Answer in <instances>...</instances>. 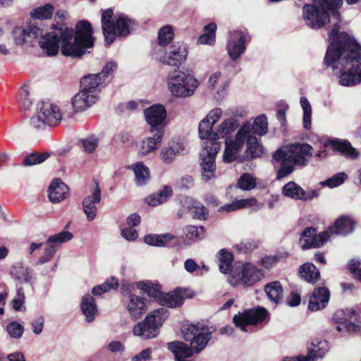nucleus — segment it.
<instances>
[{"label": "nucleus", "mask_w": 361, "mask_h": 361, "mask_svg": "<svg viewBox=\"0 0 361 361\" xmlns=\"http://www.w3.org/2000/svg\"><path fill=\"white\" fill-rule=\"evenodd\" d=\"M166 85L173 97L185 98L194 94L199 82L190 71L178 69L169 73Z\"/></svg>", "instance_id": "nucleus-9"}, {"label": "nucleus", "mask_w": 361, "mask_h": 361, "mask_svg": "<svg viewBox=\"0 0 361 361\" xmlns=\"http://www.w3.org/2000/svg\"><path fill=\"white\" fill-rule=\"evenodd\" d=\"M329 350V343L325 340L315 339L312 342V348L308 350L306 357H309L310 361H316L322 359Z\"/></svg>", "instance_id": "nucleus-32"}, {"label": "nucleus", "mask_w": 361, "mask_h": 361, "mask_svg": "<svg viewBox=\"0 0 361 361\" xmlns=\"http://www.w3.org/2000/svg\"><path fill=\"white\" fill-rule=\"evenodd\" d=\"M127 310L130 317L135 319L140 318L147 310L145 298L131 294L129 295Z\"/></svg>", "instance_id": "nucleus-30"}, {"label": "nucleus", "mask_w": 361, "mask_h": 361, "mask_svg": "<svg viewBox=\"0 0 361 361\" xmlns=\"http://www.w3.org/2000/svg\"><path fill=\"white\" fill-rule=\"evenodd\" d=\"M94 41L92 28L88 21H79L75 30L57 21L47 33V55L55 56L61 49L63 56L78 59L94 46Z\"/></svg>", "instance_id": "nucleus-2"}, {"label": "nucleus", "mask_w": 361, "mask_h": 361, "mask_svg": "<svg viewBox=\"0 0 361 361\" xmlns=\"http://www.w3.org/2000/svg\"><path fill=\"white\" fill-rule=\"evenodd\" d=\"M216 25L211 23L204 27V33L199 37L197 42L202 44L212 45L215 42Z\"/></svg>", "instance_id": "nucleus-45"}, {"label": "nucleus", "mask_w": 361, "mask_h": 361, "mask_svg": "<svg viewBox=\"0 0 361 361\" xmlns=\"http://www.w3.org/2000/svg\"><path fill=\"white\" fill-rule=\"evenodd\" d=\"M116 69V64L113 62H109L103 68L102 72L97 75H99V78H102V80L104 82L105 78H107L109 75H110Z\"/></svg>", "instance_id": "nucleus-61"}, {"label": "nucleus", "mask_w": 361, "mask_h": 361, "mask_svg": "<svg viewBox=\"0 0 361 361\" xmlns=\"http://www.w3.org/2000/svg\"><path fill=\"white\" fill-rule=\"evenodd\" d=\"M325 145H329L334 150L338 151L351 159H355L358 157L356 149L346 140L333 139L329 140Z\"/></svg>", "instance_id": "nucleus-33"}, {"label": "nucleus", "mask_w": 361, "mask_h": 361, "mask_svg": "<svg viewBox=\"0 0 361 361\" xmlns=\"http://www.w3.org/2000/svg\"><path fill=\"white\" fill-rule=\"evenodd\" d=\"M343 313V324L348 332H358L361 331V312L353 309H347L345 311H338L336 316Z\"/></svg>", "instance_id": "nucleus-25"}, {"label": "nucleus", "mask_w": 361, "mask_h": 361, "mask_svg": "<svg viewBox=\"0 0 361 361\" xmlns=\"http://www.w3.org/2000/svg\"><path fill=\"white\" fill-rule=\"evenodd\" d=\"M45 161V152H32L27 154L23 160L24 166H32Z\"/></svg>", "instance_id": "nucleus-49"}, {"label": "nucleus", "mask_w": 361, "mask_h": 361, "mask_svg": "<svg viewBox=\"0 0 361 361\" xmlns=\"http://www.w3.org/2000/svg\"><path fill=\"white\" fill-rule=\"evenodd\" d=\"M238 126L237 119L235 118H228L224 119L219 126H217L211 136L207 140L217 142V139L226 138V141H230L226 137L230 135Z\"/></svg>", "instance_id": "nucleus-21"}, {"label": "nucleus", "mask_w": 361, "mask_h": 361, "mask_svg": "<svg viewBox=\"0 0 361 361\" xmlns=\"http://www.w3.org/2000/svg\"><path fill=\"white\" fill-rule=\"evenodd\" d=\"M185 341L190 342V348L180 341H173L168 344L169 350L175 355L176 361H192L190 357L194 353H200L208 343L211 334L193 324L185 325L182 329Z\"/></svg>", "instance_id": "nucleus-4"}, {"label": "nucleus", "mask_w": 361, "mask_h": 361, "mask_svg": "<svg viewBox=\"0 0 361 361\" xmlns=\"http://www.w3.org/2000/svg\"><path fill=\"white\" fill-rule=\"evenodd\" d=\"M101 201V189L98 183L95 182L90 188V193L82 201V211L86 215L88 221L94 219L97 213V204Z\"/></svg>", "instance_id": "nucleus-18"}, {"label": "nucleus", "mask_w": 361, "mask_h": 361, "mask_svg": "<svg viewBox=\"0 0 361 361\" xmlns=\"http://www.w3.org/2000/svg\"><path fill=\"white\" fill-rule=\"evenodd\" d=\"M300 105L303 111L304 128L306 129H310L312 126V106L308 99L305 97H302L300 98Z\"/></svg>", "instance_id": "nucleus-51"}, {"label": "nucleus", "mask_w": 361, "mask_h": 361, "mask_svg": "<svg viewBox=\"0 0 361 361\" xmlns=\"http://www.w3.org/2000/svg\"><path fill=\"white\" fill-rule=\"evenodd\" d=\"M102 27L106 42L111 44L116 37H126L133 29V20L123 13L114 15L110 8L102 12Z\"/></svg>", "instance_id": "nucleus-8"}, {"label": "nucleus", "mask_w": 361, "mask_h": 361, "mask_svg": "<svg viewBox=\"0 0 361 361\" xmlns=\"http://www.w3.org/2000/svg\"><path fill=\"white\" fill-rule=\"evenodd\" d=\"M342 5V0H314L313 4L303 7V18L307 26L318 29L329 22V16L338 18L336 9Z\"/></svg>", "instance_id": "nucleus-7"}, {"label": "nucleus", "mask_w": 361, "mask_h": 361, "mask_svg": "<svg viewBox=\"0 0 361 361\" xmlns=\"http://www.w3.org/2000/svg\"><path fill=\"white\" fill-rule=\"evenodd\" d=\"M30 125L35 133H41L45 129V110L43 99L36 104L35 114L30 118Z\"/></svg>", "instance_id": "nucleus-31"}, {"label": "nucleus", "mask_w": 361, "mask_h": 361, "mask_svg": "<svg viewBox=\"0 0 361 361\" xmlns=\"http://www.w3.org/2000/svg\"><path fill=\"white\" fill-rule=\"evenodd\" d=\"M329 239V231L316 234V230L312 227L306 228L301 233L300 245L302 249L319 247Z\"/></svg>", "instance_id": "nucleus-17"}, {"label": "nucleus", "mask_w": 361, "mask_h": 361, "mask_svg": "<svg viewBox=\"0 0 361 361\" xmlns=\"http://www.w3.org/2000/svg\"><path fill=\"white\" fill-rule=\"evenodd\" d=\"M330 293L325 288H316L310 298L308 309L311 311H317L324 308L329 300Z\"/></svg>", "instance_id": "nucleus-27"}, {"label": "nucleus", "mask_w": 361, "mask_h": 361, "mask_svg": "<svg viewBox=\"0 0 361 361\" xmlns=\"http://www.w3.org/2000/svg\"><path fill=\"white\" fill-rule=\"evenodd\" d=\"M68 192V186L59 178H55L48 189V197L51 202L56 204L65 200Z\"/></svg>", "instance_id": "nucleus-26"}, {"label": "nucleus", "mask_w": 361, "mask_h": 361, "mask_svg": "<svg viewBox=\"0 0 361 361\" xmlns=\"http://www.w3.org/2000/svg\"><path fill=\"white\" fill-rule=\"evenodd\" d=\"M267 314L268 312L264 307L250 309L243 312H238L233 317V321L235 325L239 327L241 331H247L248 325H255L262 322Z\"/></svg>", "instance_id": "nucleus-13"}, {"label": "nucleus", "mask_w": 361, "mask_h": 361, "mask_svg": "<svg viewBox=\"0 0 361 361\" xmlns=\"http://www.w3.org/2000/svg\"><path fill=\"white\" fill-rule=\"evenodd\" d=\"M185 202L188 204V207L194 218L202 219H205L207 216L208 212L202 204L193 201L192 199L186 200Z\"/></svg>", "instance_id": "nucleus-48"}, {"label": "nucleus", "mask_w": 361, "mask_h": 361, "mask_svg": "<svg viewBox=\"0 0 361 361\" xmlns=\"http://www.w3.org/2000/svg\"><path fill=\"white\" fill-rule=\"evenodd\" d=\"M61 121L62 112L59 106L53 102H49L47 104V126L55 127L58 126Z\"/></svg>", "instance_id": "nucleus-36"}, {"label": "nucleus", "mask_w": 361, "mask_h": 361, "mask_svg": "<svg viewBox=\"0 0 361 361\" xmlns=\"http://www.w3.org/2000/svg\"><path fill=\"white\" fill-rule=\"evenodd\" d=\"M283 192L285 196L295 200H306L310 198L305 190L295 182H289L283 188Z\"/></svg>", "instance_id": "nucleus-39"}, {"label": "nucleus", "mask_w": 361, "mask_h": 361, "mask_svg": "<svg viewBox=\"0 0 361 361\" xmlns=\"http://www.w3.org/2000/svg\"><path fill=\"white\" fill-rule=\"evenodd\" d=\"M173 30L171 25L162 27L158 34V44L164 47L169 44L173 38Z\"/></svg>", "instance_id": "nucleus-50"}, {"label": "nucleus", "mask_w": 361, "mask_h": 361, "mask_svg": "<svg viewBox=\"0 0 361 361\" xmlns=\"http://www.w3.org/2000/svg\"><path fill=\"white\" fill-rule=\"evenodd\" d=\"M354 229L353 222L347 217H341L336 221L334 224L327 231H329V238L334 235H346L353 232Z\"/></svg>", "instance_id": "nucleus-34"}, {"label": "nucleus", "mask_w": 361, "mask_h": 361, "mask_svg": "<svg viewBox=\"0 0 361 361\" xmlns=\"http://www.w3.org/2000/svg\"><path fill=\"white\" fill-rule=\"evenodd\" d=\"M257 247V243L253 240L245 239L235 245L236 250L241 252H251Z\"/></svg>", "instance_id": "nucleus-58"}, {"label": "nucleus", "mask_w": 361, "mask_h": 361, "mask_svg": "<svg viewBox=\"0 0 361 361\" xmlns=\"http://www.w3.org/2000/svg\"><path fill=\"white\" fill-rule=\"evenodd\" d=\"M312 147L308 144H293L278 149L274 159L281 161L278 178H283L293 171L295 165H305L312 156Z\"/></svg>", "instance_id": "nucleus-6"}, {"label": "nucleus", "mask_w": 361, "mask_h": 361, "mask_svg": "<svg viewBox=\"0 0 361 361\" xmlns=\"http://www.w3.org/2000/svg\"><path fill=\"white\" fill-rule=\"evenodd\" d=\"M245 35L241 31L230 32L226 50L230 59L236 61L245 49Z\"/></svg>", "instance_id": "nucleus-19"}, {"label": "nucleus", "mask_w": 361, "mask_h": 361, "mask_svg": "<svg viewBox=\"0 0 361 361\" xmlns=\"http://www.w3.org/2000/svg\"><path fill=\"white\" fill-rule=\"evenodd\" d=\"M188 49L181 42H175L169 46L164 54H159V60L164 64L179 67L187 59Z\"/></svg>", "instance_id": "nucleus-14"}, {"label": "nucleus", "mask_w": 361, "mask_h": 361, "mask_svg": "<svg viewBox=\"0 0 361 361\" xmlns=\"http://www.w3.org/2000/svg\"><path fill=\"white\" fill-rule=\"evenodd\" d=\"M147 123L150 126V131L164 129L166 126L167 116L164 106L161 104H154L146 109L144 111Z\"/></svg>", "instance_id": "nucleus-16"}, {"label": "nucleus", "mask_w": 361, "mask_h": 361, "mask_svg": "<svg viewBox=\"0 0 361 361\" xmlns=\"http://www.w3.org/2000/svg\"><path fill=\"white\" fill-rule=\"evenodd\" d=\"M264 276L263 271L251 263H245L239 267L232 274L229 283L237 286L243 285L251 286L259 282Z\"/></svg>", "instance_id": "nucleus-12"}, {"label": "nucleus", "mask_w": 361, "mask_h": 361, "mask_svg": "<svg viewBox=\"0 0 361 361\" xmlns=\"http://www.w3.org/2000/svg\"><path fill=\"white\" fill-rule=\"evenodd\" d=\"M217 257L219 262V270L223 274H228L231 271L233 260L231 252L226 250H221Z\"/></svg>", "instance_id": "nucleus-44"}, {"label": "nucleus", "mask_w": 361, "mask_h": 361, "mask_svg": "<svg viewBox=\"0 0 361 361\" xmlns=\"http://www.w3.org/2000/svg\"><path fill=\"white\" fill-rule=\"evenodd\" d=\"M267 118L264 114L256 117L252 124L248 121L243 122L238 130L234 140L225 142L224 161L226 163L233 162L236 159L238 152L243 148L245 144L247 151L251 154L252 157H259L262 153V147L259 144L257 138L252 133L263 136L267 133Z\"/></svg>", "instance_id": "nucleus-3"}, {"label": "nucleus", "mask_w": 361, "mask_h": 361, "mask_svg": "<svg viewBox=\"0 0 361 361\" xmlns=\"http://www.w3.org/2000/svg\"><path fill=\"white\" fill-rule=\"evenodd\" d=\"M184 232L185 235L184 243L186 245H190L192 243L200 240L204 236V229L202 226H188L185 227Z\"/></svg>", "instance_id": "nucleus-43"}, {"label": "nucleus", "mask_w": 361, "mask_h": 361, "mask_svg": "<svg viewBox=\"0 0 361 361\" xmlns=\"http://www.w3.org/2000/svg\"><path fill=\"white\" fill-rule=\"evenodd\" d=\"M223 111L221 108H214L199 123V134L201 139L207 140L214 132L213 126L221 118Z\"/></svg>", "instance_id": "nucleus-20"}, {"label": "nucleus", "mask_w": 361, "mask_h": 361, "mask_svg": "<svg viewBox=\"0 0 361 361\" xmlns=\"http://www.w3.org/2000/svg\"><path fill=\"white\" fill-rule=\"evenodd\" d=\"M8 334L14 338H19L22 336L24 331L23 326L17 322H12L7 326Z\"/></svg>", "instance_id": "nucleus-57"}, {"label": "nucleus", "mask_w": 361, "mask_h": 361, "mask_svg": "<svg viewBox=\"0 0 361 361\" xmlns=\"http://www.w3.org/2000/svg\"><path fill=\"white\" fill-rule=\"evenodd\" d=\"M135 174V183L137 185H145L149 180V170L142 162H137L128 166Z\"/></svg>", "instance_id": "nucleus-37"}, {"label": "nucleus", "mask_w": 361, "mask_h": 361, "mask_svg": "<svg viewBox=\"0 0 361 361\" xmlns=\"http://www.w3.org/2000/svg\"><path fill=\"white\" fill-rule=\"evenodd\" d=\"M220 149V143L212 140L204 142V149L201 154V176L204 180L209 181L215 176V157Z\"/></svg>", "instance_id": "nucleus-11"}, {"label": "nucleus", "mask_w": 361, "mask_h": 361, "mask_svg": "<svg viewBox=\"0 0 361 361\" xmlns=\"http://www.w3.org/2000/svg\"><path fill=\"white\" fill-rule=\"evenodd\" d=\"M174 236L170 233L163 235L149 234L147 235L144 241L146 244L153 246H166L170 244Z\"/></svg>", "instance_id": "nucleus-41"}, {"label": "nucleus", "mask_w": 361, "mask_h": 361, "mask_svg": "<svg viewBox=\"0 0 361 361\" xmlns=\"http://www.w3.org/2000/svg\"><path fill=\"white\" fill-rule=\"evenodd\" d=\"M347 178L348 175L346 173H338L324 182L323 184L327 185L329 188H335L343 183Z\"/></svg>", "instance_id": "nucleus-56"}, {"label": "nucleus", "mask_w": 361, "mask_h": 361, "mask_svg": "<svg viewBox=\"0 0 361 361\" xmlns=\"http://www.w3.org/2000/svg\"><path fill=\"white\" fill-rule=\"evenodd\" d=\"M257 204V200L254 197L238 200L235 202L227 204L220 208V211H226L227 212L240 209L242 208L254 206Z\"/></svg>", "instance_id": "nucleus-46"}, {"label": "nucleus", "mask_w": 361, "mask_h": 361, "mask_svg": "<svg viewBox=\"0 0 361 361\" xmlns=\"http://www.w3.org/2000/svg\"><path fill=\"white\" fill-rule=\"evenodd\" d=\"M31 20L27 23V27H14L12 35L17 45L27 47H40L45 50V33L43 24L36 20L45 19V6H41L30 12Z\"/></svg>", "instance_id": "nucleus-5"}, {"label": "nucleus", "mask_w": 361, "mask_h": 361, "mask_svg": "<svg viewBox=\"0 0 361 361\" xmlns=\"http://www.w3.org/2000/svg\"><path fill=\"white\" fill-rule=\"evenodd\" d=\"M176 157V154L168 145L161 150L159 154L161 161L166 164L173 162Z\"/></svg>", "instance_id": "nucleus-59"}, {"label": "nucleus", "mask_w": 361, "mask_h": 361, "mask_svg": "<svg viewBox=\"0 0 361 361\" xmlns=\"http://www.w3.org/2000/svg\"><path fill=\"white\" fill-rule=\"evenodd\" d=\"M99 76L97 74L86 75L80 82L82 90L90 94L94 95L97 99L99 98L101 87L104 84V80Z\"/></svg>", "instance_id": "nucleus-29"}, {"label": "nucleus", "mask_w": 361, "mask_h": 361, "mask_svg": "<svg viewBox=\"0 0 361 361\" xmlns=\"http://www.w3.org/2000/svg\"><path fill=\"white\" fill-rule=\"evenodd\" d=\"M171 195L172 189L165 186L158 192L146 197L145 201L149 205L156 207L166 202Z\"/></svg>", "instance_id": "nucleus-40"}, {"label": "nucleus", "mask_w": 361, "mask_h": 361, "mask_svg": "<svg viewBox=\"0 0 361 361\" xmlns=\"http://www.w3.org/2000/svg\"><path fill=\"white\" fill-rule=\"evenodd\" d=\"M331 41L324 57V63L332 68L338 83L354 87L361 82V45L340 25L334 23L329 33Z\"/></svg>", "instance_id": "nucleus-1"}, {"label": "nucleus", "mask_w": 361, "mask_h": 361, "mask_svg": "<svg viewBox=\"0 0 361 361\" xmlns=\"http://www.w3.org/2000/svg\"><path fill=\"white\" fill-rule=\"evenodd\" d=\"M190 297L187 294V290L183 288H176L172 292L164 293L160 303L169 307H176L180 306L185 298Z\"/></svg>", "instance_id": "nucleus-28"}, {"label": "nucleus", "mask_w": 361, "mask_h": 361, "mask_svg": "<svg viewBox=\"0 0 361 361\" xmlns=\"http://www.w3.org/2000/svg\"><path fill=\"white\" fill-rule=\"evenodd\" d=\"M84 150L87 153L93 152L99 145V139L94 135L89 136L81 140Z\"/></svg>", "instance_id": "nucleus-54"}, {"label": "nucleus", "mask_w": 361, "mask_h": 361, "mask_svg": "<svg viewBox=\"0 0 361 361\" xmlns=\"http://www.w3.org/2000/svg\"><path fill=\"white\" fill-rule=\"evenodd\" d=\"M39 90L42 92L43 90V82H26L20 87L18 92V102L23 111H30L34 103L32 95H37Z\"/></svg>", "instance_id": "nucleus-15"}, {"label": "nucleus", "mask_w": 361, "mask_h": 361, "mask_svg": "<svg viewBox=\"0 0 361 361\" xmlns=\"http://www.w3.org/2000/svg\"><path fill=\"white\" fill-rule=\"evenodd\" d=\"M97 99L94 95L81 90L71 99V105L75 113L82 112L94 104Z\"/></svg>", "instance_id": "nucleus-24"}, {"label": "nucleus", "mask_w": 361, "mask_h": 361, "mask_svg": "<svg viewBox=\"0 0 361 361\" xmlns=\"http://www.w3.org/2000/svg\"><path fill=\"white\" fill-rule=\"evenodd\" d=\"M121 235L125 239L130 241L137 239L138 233L137 231L133 228H126L121 231Z\"/></svg>", "instance_id": "nucleus-62"}, {"label": "nucleus", "mask_w": 361, "mask_h": 361, "mask_svg": "<svg viewBox=\"0 0 361 361\" xmlns=\"http://www.w3.org/2000/svg\"><path fill=\"white\" fill-rule=\"evenodd\" d=\"M167 317V310L164 307L151 312L142 322L137 323L134 326L133 335L142 339L155 338L159 333V327Z\"/></svg>", "instance_id": "nucleus-10"}, {"label": "nucleus", "mask_w": 361, "mask_h": 361, "mask_svg": "<svg viewBox=\"0 0 361 361\" xmlns=\"http://www.w3.org/2000/svg\"><path fill=\"white\" fill-rule=\"evenodd\" d=\"M118 286V280L116 277H111L107 279L104 283L94 287L92 293L94 295H100L104 293L116 290Z\"/></svg>", "instance_id": "nucleus-47"}, {"label": "nucleus", "mask_w": 361, "mask_h": 361, "mask_svg": "<svg viewBox=\"0 0 361 361\" xmlns=\"http://www.w3.org/2000/svg\"><path fill=\"white\" fill-rule=\"evenodd\" d=\"M238 185L239 188L243 190H251L255 188L256 180L252 175L244 173L240 177Z\"/></svg>", "instance_id": "nucleus-52"}, {"label": "nucleus", "mask_w": 361, "mask_h": 361, "mask_svg": "<svg viewBox=\"0 0 361 361\" xmlns=\"http://www.w3.org/2000/svg\"><path fill=\"white\" fill-rule=\"evenodd\" d=\"M150 132L152 136L144 138L140 144L139 152L143 156L154 152L157 149V145L161 142L164 137V129Z\"/></svg>", "instance_id": "nucleus-23"}, {"label": "nucleus", "mask_w": 361, "mask_h": 361, "mask_svg": "<svg viewBox=\"0 0 361 361\" xmlns=\"http://www.w3.org/2000/svg\"><path fill=\"white\" fill-rule=\"evenodd\" d=\"M73 237V233L69 231H61L49 236L47 240V261L54 256L63 243L71 240Z\"/></svg>", "instance_id": "nucleus-22"}, {"label": "nucleus", "mask_w": 361, "mask_h": 361, "mask_svg": "<svg viewBox=\"0 0 361 361\" xmlns=\"http://www.w3.org/2000/svg\"><path fill=\"white\" fill-rule=\"evenodd\" d=\"M300 274L302 279L309 283H314L319 280L320 273L312 263H305L300 267Z\"/></svg>", "instance_id": "nucleus-42"}, {"label": "nucleus", "mask_w": 361, "mask_h": 361, "mask_svg": "<svg viewBox=\"0 0 361 361\" xmlns=\"http://www.w3.org/2000/svg\"><path fill=\"white\" fill-rule=\"evenodd\" d=\"M142 289L150 297L157 298L159 301L164 295V293L161 292L160 286L159 285L150 282L145 283L142 286Z\"/></svg>", "instance_id": "nucleus-53"}, {"label": "nucleus", "mask_w": 361, "mask_h": 361, "mask_svg": "<svg viewBox=\"0 0 361 361\" xmlns=\"http://www.w3.org/2000/svg\"><path fill=\"white\" fill-rule=\"evenodd\" d=\"M81 310L87 322H92L97 314V307L92 296L87 294L81 299Z\"/></svg>", "instance_id": "nucleus-35"}, {"label": "nucleus", "mask_w": 361, "mask_h": 361, "mask_svg": "<svg viewBox=\"0 0 361 361\" xmlns=\"http://www.w3.org/2000/svg\"><path fill=\"white\" fill-rule=\"evenodd\" d=\"M25 293L22 287H20L17 290L16 297L13 300V307L16 311H25Z\"/></svg>", "instance_id": "nucleus-55"}, {"label": "nucleus", "mask_w": 361, "mask_h": 361, "mask_svg": "<svg viewBox=\"0 0 361 361\" xmlns=\"http://www.w3.org/2000/svg\"><path fill=\"white\" fill-rule=\"evenodd\" d=\"M44 319L42 317H40L32 322V331L35 334H39L44 327Z\"/></svg>", "instance_id": "nucleus-64"}, {"label": "nucleus", "mask_w": 361, "mask_h": 361, "mask_svg": "<svg viewBox=\"0 0 361 361\" xmlns=\"http://www.w3.org/2000/svg\"><path fill=\"white\" fill-rule=\"evenodd\" d=\"M268 298L274 303H279L283 296V290L279 281H273L264 287Z\"/></svg>", "instance_id": "nucleus-38"}, {"label": "nucleus", "mask_w": 361, "mask_h": 361, "mask_svg": "<svg viewBox=\"0 0 361 361\" xmlns=\"http://www.w3.org/2000/svg\"><path fill=\"white\" fill-rule=\"evenodd\" d=\"M152 350L145 349L139 354L135 355L131 359L132 361H148L151 359Z\"/></svg>", "instance_id": "nucleus-63"}, {"label": "nucleus", "mask_w": 361, "mask_h": 361, "mask_svg": "<svg viewBox=\"0 0 361 361\" xmlns=\"http://www.w3.org/2000/svg\"><path fill=\"white\" fill-rule=\"evenodd\" d=\"M168 146L172 149L176 156L183 154L186 149V145L180 139L171 140Z\"/></svg>", "instance_id": "nucleus-60"}]
</instances>
